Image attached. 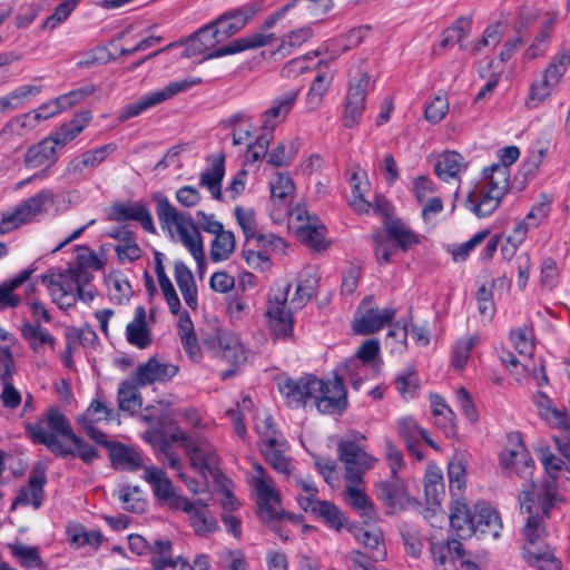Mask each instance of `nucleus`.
I'll use <instances>...</instances> for the list:
<instances>
[{
	"label": "nucleus",
	"instance_id": "nucleus-4",
	"mask_svg": "<svg viewBox=\"0 0 570 570\" xmlns=\"http://www.w3.org/2000/svg\"><path fill=\"white\" fill-rule=\"evenodd\" d=\"M508 188L509 171L504 166L485 168L482 179L469 191L464 206L479 218L488 217L497 210Z\"/></svg>",
	"mask_w": 570,
	"mask_h": 570
},
{
	"label": "nucleus",
	"instance_id": "nucleus-27",
	"mask_svg": "<svg viewBox=\"0 0 570 570\" xmlns=\"http://www.w3.org/2000/svg\"><path fill=\"white\" fill-rule=\"evenodd\" d=\"M32 273V268L23 269L0 284V309L14 307L21 302V298L14 294V291L20 286L27 284V288L33 291V282L31 281Z\"/></svg>",
	"mask_w": 570,
	"mask_h": 570
},
{
	"label": "nucleus",
	"instance_id": "nucleus-40",
	"mask_svg": "<svg viewBox=\"0 0 570 570\" xmlns=\"http://www.w3.org/2000/svg\"><path fill=\"white\" fill-rule=\"evenodd\" d=\"M431 409L435 424L446 435H454L456 432L455 414L439 395L431 396Z\"/></svg>",
	"mask_w": 570,
	"mask_h": 570
},
{
	"label": "nucleus",
	"instance_id": "nucleus-8",
	"mask_svg": "<svg viewBox=\"0 0 570 570\" xmlns=\"http://www.w3.org/2000/svg\"><path fill=\"white\" fill-rule=\"evenodd\" d=\"M288 215V227L302 244L317 252L328 246L325 225L305 205H296Z\"/></svg>",
	"mask_w": 570,
	"mask_h": 570
},
{
	"label": "nucleus",
	"instance_id": "nucleus-60",
	"mask_svg": "<svg viewBox=\"0 0 570 570\" xmlns=\"http://www.w3.org/2000/svg\"><path fill=\"white\" fill-rule=\"evenodd\" d=\"M78 4V0H65L59 3L55 11L45 20L41 26V31H52L55 28L60 26L66 19L70 16V13L76 9Z\"/></svg>",
	"mask_w": 570,
	"mask_h": 570
},
{
	"label": "nucleus",
	"instance_id": "nucleus-5",
	"mask_svg": "<svg viewBox=\"0 0 570 570\" xmlns=\"http://www.w3.org/2000/svg\"><path fill=\"white\" fill-rule=\"evenodd\" d=\"M533 484L524 485L519 494L520 510L528 513L527 521L523 528V534L529 542V548H534V544L546 535V528L542 524L540 511L546 517H549L550 510L557 501V491L553 482H547L540 488L537 495H531Z\"/></svg>",
	"mask_w": 570,
	"mask_h": 570
},
{
	"label": "nucleus",
	"instance_id": "nucleus-52",
	"mask_svg": "<svg viewBox=\"0 0 570 570\" xmlns=\"http://www.w3.org/2000/svg\"><path fill=\"white\" fill-rule=\"evenodd\" d=\"M480 337L476 334L456 341L452 353V364L455 370H462L466 366L471 351L478 345Z\"/></svg>",
	"mask_w": 570,
	"mask_h": 570
},
{
	"label": "nucleus",
	"instance_id": "nucleus-39",
	"mask_svg": "<svg viewBox=\"0 0 570 570\" xmlns=\"http://www.w3.org/2000/svg\"><path fill=\"white\" fill-rule=\"evenodd\" d=\"M396 425L399 435L406 443L409 451L412 454L421 458V454L416 452V443L423 439L428 443L432 444V442L429 440L428 432L420 428L415 420L412 417H402L397 421Z\"/></svg>",
	"mask_w": 570,
	"mask_h": 570
},
{
	"label": "nucleus",
	"instance_id": "nucleus-29",
	"mask_svg": "<svg viewBox=\"0 0 570 570\" xmlns=\"http://www.w3.org/2000/svg\"><path fill=\"white\" fill-rule=\"evenodd\" d=\"M174 277L185 303L196 309L198 306L197 285L193 272L181 261L174 263Z\"/></svg>",
	"mask_w": 570,
	"mask_h": 570
},
{
	"label": "nucleus",
	"instance_id": "nucleus-20",
	"mask_svg": "<svg viewBox=\"0 0 570 570\" xmlns=\"http://www.w3.org/2000/svg\"><path fill=\"white\" fill-rule=\"evenodd\" d=\"M104 261L89 247H77L75 263L69 264L68 268L63 272H51L49 275H72L80 282H91V271H99L104 267Z\"/></svg>",
	"mask_w": 570,
	"mask_h": 570
},
{
	"label": "nucleus",
	"instance_id": "nucleus-30",
	"mask_svg": "<svg viewBox=\"0 0 570 570\" xmlns=\"http://www.w3.org/2000/svg\"><path fill=\"white\" fill-rule=\"evenodd\" d=\"M380 351V344L375 340L365 341L361 347L357 350L356 357L347 360L340 368L336 370L335 375H338L342 380L343 376L347 373L355 372L360 366V361L364 363H368L373 361ZM351 380L353 386L357 390L361 385V379L354 380L353 374H351Z\"/></svg>",
	"mask_w": 570,
	"mask_h": 570
},
{
	"label": "nucleus",
	"instance_id": "nucleus-1",
	"mask_svg": "<svg viewBox=\"0 0 570 570\" xmlns=\"http://www.w3.org/2000/svg\"><path fill=\"white\" fill-rule=\"evenodd\" d=\"M278 391L291 407H304L313 402L324 414L342 412L347 404L343 381L335 375L333 381L324 382L314 375H305L297 380L278 379Z\"/></svg>",
	"mask_w": 570,
	"mask_h": 570
},
{
	"label": "nucleus",
	"instance_id": "nucleus-23",
	"mask_svg": "<svg viewBox=\"0 0 570 570\" xmlns=\"http://www.w3.org/2000/svg\"><path fill=\"white\" fill-rule=\"evenodd\" d=\"M102 444L108 448L109 456L115 469L137 471L146 468L141 453L135 448L126 446L121 443L107 442L106 439Z\"/></svg>",
	"mask_w": 570,
	"mask_h": 570
},
{
	"label": "nucleus",
	"instance_id": "nucleus-49",
	"mask_svg": "<svg viewBox=\"0 0 570 570\" xmlns=\"http://www.w3.org/2000/svg\"><path fill=\"white\" fill-rule=\"evenodd\" d=\"M365 99L346 94L342 115L343 125L347 128L357 126L365 110Z\"/></svg>",
	"mask_w": 570,
	"mask_h": 570
},
{
	"label": "nucleus",
	"instance_id": "nucleus-15",
	"mask_svg": "<svg viewBox=\"0 0 570 570\" xmlns=\"http://www.w3.org/2000/svg\"><path fill=\"white\" fill-rule=\"evenodd\" d=\"M569 62L570 53H561L549 65L542 79L533 82L530 87L529 96L525 101L528 108H537L550 97L552 91L558 87Z\"/></svg>",
	"mask_w": 570,
	"mask_h": 570
},
{
	"label": "nucleus",
	"instance_id": "nucleus-31",
	"mask_svg": "<svg viewBox=\"0 0 570 570\" xmlns=\"http://www.w3.org/2000/svg\"><path fill=\"white\" fill-rule=\"evenodd\" d=\"M475 533L491 535L493 539L500 537L502 523L499 513L487 503L475 504Z\"/></svg>",
	"mask_w": 570,
	"mask_h": 570
},
{
	"label": "nucleus",
	"instance_id": "nucleus-51",
	"mask_svg": "<svg viewBox=\"0 0 570 570\" xmlns=\"http://www.w3.org/2000/svg\"><path fill=\"white\" fill-rule=\"evenodd\" d=\"M313 514L323 519L330 528L336 531H340L347 523L343 512L330 501H323L321 504H317V509Z\"/></svg>",
	"mask_w": 570,
	"mask_h": 570
},
{
	"label": "nucleus",
	"instance_id": "nucleus-36",
	"mask_svg": "<svg viewBox=\"0 0 570 570\" xmlns=\"http://www.w3.org/2000/svg\"><path fill=\"white\" fill-rule=\"evenodd\" d=\"M225 175L224 157H215L210 165L200 174L199 184L209 190L215 199L222 197V180Z\"/></svg>",
	"mask_w": 570,
	"mask_h": 570
},
{
	"label": "nucleus",
	"instance_id": "nucleus-64",
	"mask_svg": "<svg viewBox=\"0 0 570 570\" xmlns=\"http://www.w3.org/2000/svg\"><path fill=\"white\" fill-rule=\"evenodd\" d=\"M255 428L262 439L263 445H272L277 443L278 440L284 439L276 430L273 417L268 414L257 416Z\"/></svg>",
	"mask_w": 570,
	"mask_h": 570
},
{
	"label": "nucleus",
	"instance_id": "nucleus-48",
	"mask_svg": "<svg viewBox=\"0 0 570 570\" xmlns=\"http://www.w3.org/2000/svg\"><path fill=\"white\" fill-rule=\"evenodd\" d=\"M386 232L389 237L395 240L403 250L419 243L417 235L401 220H390L386 224Z\"/></svg>",
	"mask_w": 570,
	"mask_h": 570
},
{
	"label": "nucleus",
	"instance_id": "nucleus-37",
	"mask_svg": "<svg viewBox=\"0 0 570 570\" xmlns=\"http://www.w3.org/2000/svg\"><path fill=\"white\" fill-rule=\"evenodd\" d=\"M465 167L464 158L459 153L445 151L438 157L434 171L439 178L448 181L455 178Z\"/></svg>",
	"mask_w": 570,
	"mask_h": 570
},
{
	"label": "nucleus",
	"instance_id": "nucleus-16",
	"mask_svg": "<svg viewBox=\"0 0 570 570\" xmlns=\"http://www.w3.org/2000/svg\"><path fill=\"white\" fill-rule=\"evenodd\" d=\"M176 439L183 441L190 466L199 472L204 479L207 474L214 475L218 466V455L213 445L204 439H193L185 433H177Z\"/></svg>",
	"mask_w": 570,
	"mask_h": 570
},
{
	"label": "nucleus",
	"instance_id": "nucleus-45",
	"mask_svg": "<svg viewBox=\"0 0 570 570\" xmlns=\"http://www.w3.org/2000/svg\"><path fill=\"white\" fill-rule=\"evenodd\" d=\"M523 558L530 566L539 570H559L561 568V561L549 549L524 548Z\"/></svg>",
	"mask_w": 570,
	"mask_h": 570
},
{
	"label": "nucleus",
	"instance_id": "nucleus-55",
	"mask_svg": "<svg viewBox=\"0 0 570 570\" xmlns=\"http://www.w3.org/2000/svg\"><path fill=\"white\" fill-rule=\"evenodd\" d=\"M150 549L154 570H168L173 561L171 542L167 539H157Z\"/></svg>",
	"mask_w": 570,
	"mask_h": 570
},
{
	"label": "nucleus",
	"instance_id": "nucleus-61",
	"mask_svg": "<svg viewBox=\"0 0 570 570\" xmlns=\"http://www.w3.org/2000/svg\"><path fill=\"white\" fill-rule=\"evenodd\" d=\"M298 145L295 140L279 142L269 154L267 161L274 166H287L297 153Z\"/></svg>",
	"mask_w": 570,
	"mask_h": 570
},
{
	"label": "nucleus",
	"instance_id": "nucleus-41",
	"mask_svg": "<svg viewBox=\"0 0 570 570\" xmlns=\"http://www.w3.org/2000/svg\"><path fill=\"white\" fill-rule=\"evenodd\" d=\"M377 498L389 507H396L405 498V487L399 474L391 475V480L376 484Z\"/></svg>",
	"mask_w": 570,
	"mask_h": 570
},
{
	"label": "nucleus",
	"instance_id": "nucleus-14",
	"mask_svg": "<svg viewBox=\"0 0 570 570\" xmlns=\"http://www.w3.org/2000/svg\"><path fill=\"white\" fill-rule=\"evenodd\" d=\"M205 345L217 356L234 365L247 362L249 350L245 347L240 338L228 331L215 330L205 341Z\"/></svg>",
	"mask_w": 570,
	"mask_h": 570
},
{
	"label": "nucleus",
	"instance_id": "nucleus-33",
	"mask_svg": "<svg viewBox=\"0 0 570 570\" xmlns=\"http://www.w3.org/2000/svg\"><path fill=\"white\" fill-rule=\"evenodd\" d=\"M532 400L539 416L547 424L552 428L567 426L568 414L560 411L544 392L535 393Z\"/></svg>",
	"mask_w": 570,
	"mask_h": 570
},
{
	"label": "nucleus",
	"instance_id": "nucleus-9",
	"mask_svg": "<svg viewBox=\"0 0 570 570\" xmlns=\"http://www.w3.org/2000/svg\"><path fill=\"white\" fill-rule=\"evenodd\" d=\"M200 82L202 79L198 77H188L171 81L165 87L147 92L139 97L136 101L125 106V108L121 110L119 118L122 121L134 118L142 114L144 111L171 99L176 95L189 90L190 88L199 85Z\"/></svg>",
	"mask_w": 570,
	"mask_h": 570
},
{
	"label": "nucleus",
	"instance_id": "nucleus-13",
	"mask_svg": "<svg viewBox=\"0 0 570 570\" xmlns=\"http://www.w3.org/2000/svg\"><path fill=\"white\" fill-rule=\"evenodd\" d=\"M274 40L278 41L281 38H236L229 45L222 46L215 50H204L202 38H185L179 45L184 47L183 55L186 57L203 55V59H212L273 45Z\"/></svg>",
	"mask_w": 570,
	"mask_h": 570
},
{
	"label": "nucleus",
	"instance_id": "nucleus-63",
	"mask_svg": "<svg viewBox=\"0 0 570 570\" xmlns=\"http://www.w3.org/2000/svg\"><path fill=\"white\" fill-rule=\"evenodd\" d=\"M108 295L111 301L121 304L129 299L131 286L129 282L120 275H110L107 281Z\"/></svg>",
	"mask_w": 570,
	"mask_h": 570
},
{
	"label": "nucleus",
	"instance_id": "nucleus-43",
	"mask_svg": "<svg viewBox=\"0 0 570 570\" xmlns=\"http://www.w3.org/2000/svg\"><path fill=\"white\" fill-rule=\"evenodd\" d=\"M333 79L334 72L331 70H320L317 72L306 96V106L308 110H315L320 107L323 97L327 92Z\"/></svg>",
	"mask_w": 570,
	"mask_h": 570
},
{
	"label": "nucleus",
	"instance_id": "nucleus-25",
	"mask_svg": "<svg viewBox=\"0 0 570 570\" xmlns=\"http://www.w3.org/2000/svg\"><path fill=\"white\" fill-rule=\"evenodd\" d=\"M36 212V197H30L14 208L2 213L0 217V234L10 233L30 222Z\"/></svg>",
	"mask_w": 570,
	"mask_h": 570
},
{
	"label": "nucleus",
	"instance_id": "nucleus-59",
	"mask_svg": "<svg viewBox=\"0 0 570 570\" xmlns=\"http://www.w3.org/2000/svg\"><path fill=\"white\" fill-rule=\"evenodd\" d=\"M118 499L122 503V508L129 512L141 513L145 511L146 501L141 498V490L138 487L121 488Z\"/></svg>",
	"mask_w": 570,
	"mask_h": 570
},
{
	"label": "nucleus",
	"instance_id": "nucleus-35",
	"mask_svg": "<svg viewBox=\"0 0 570 570\" xmlns=\"http://www.w3.org/2000/svg\"><path fill=\"white\" fill-rule=\"evenodd\" d=\"M179 510H183L189 515L196 533L206 534L216 529V521L205 504H200L199 502L191 503L187 499Z\"/></svg>",
	"mask_w": 570,
	"mask_h": 570
},
{
	"label": "nucleus",
	"instance_id": "nucleus-57",
	"mask_svg": "<svg viewBox=\"0 0 570 570\" xmlns=\"http://www.w3.org/2000/svg\"><path fill=\"white\" fill-rule=\"evenodd\" d=\"M2 391L0 393V400L6 409H16L21 404V394L14 387L11 380V374L8 366L6 365L0 376Z\"/></svg>",
	"mask_w": 570,
	"mask_h": 570
},
{
	"label": "nucleus",
	"instance_id": "nucleus-7",
	"mask_svg": "<svg viewBox=\"0 0 570 570\" xmlns=\"http://www.w3.org/2000/svg\"><path fill=\"white\" fill-rule=\"evenodd\" d=\"M41 282L60 308L73 306L77 299L89 303L96 296L90 282H80L72 275H43Z\"/></svg>",
	"mask_w": 570,
	"mask_h": 570
},
{
	"label": "nucleus",
	"instance_id": "nucleus-12",
	"mask_svg": "<svg viewBox=\"0 0 570 570\" xmlns=\"http://www.w3.org/2000/svg\"><path fill=\"white\" fill-rule=\"evenodd\" d=\"M500 464L505 475L510 478L515 475L523 480L521 490L524 485L529 488L533 484L531 495H537L538 491H535V484L532 480L534 462L519 438L511 441V444L503 450L500 455Z\"/></svg>",
	"mask_w": 570,
	"mask_h": 570
},
{
	"label": "nucleus",
	"instance_id": "nucleus-17",
	"mask_svg": "<svg viewBox=\"0 0 570 570\" xmlns=\"http://www.w3.org/2000/svg\"><path fill=\"white\" fill-rule=\"evenodd\" d=\"M142 479L151 485L154 494L163 505L178 510L185 504L187 499L176 492L171 480L164 470L157 466H146Z\"/></svg>",
	"mask_w": 570,
	"mask_h": 570
},
{
	"label": "nucleus",
	"instance_id": "nucleus-53",
	"mask_svg": "<svg viewBox=\"0 0 570 570\" xmlns=\"http://www.w3.org/2000/svg\"><path fill=\"white\" fill-rule=\"evenodd\" d=\"M350 186L352 189L350 205L358 213L368 212L371 204L365 198V194L368 191V183L362 180L358 175L354 173L350 178Z\"/></svg>",
	"mask_w": 570,
	"mask_h": 570
},
{
	"label": "nucleus",
	"instance_id": "nucleus-56",
	"mask_svg": "<svg viewBox=\"0 0 570 570\" xmlns=\"http://www.w3.org/2000/svg\"><path fill=\"white\" fill-rule=\"evenodd\" d=\"M395 386L404 399H413L420 389L416 371L412 366L403 370L395 379Z\"/></svg>",
	"mask_w": 570,
	"mask_h": 570
},
{
	"label": "nucleus",
	"instance_id": "nucleus-47",
	"mask_svg": "<svg viewBox=\"0 0 570 570\" xmlns=\"http://www.w3.org/2000/svg\"><path fill=\"white\" fill-rule=\"evenodd\" d=\"M374 87V80H372L367 68L358 67L351 72L347 94L356 97H361L366 100V96Z\"/></svg>",
	"mask_w": 570,
	"mask_h": 570
},
{
	"label": "nucleus",
	"instance_id": "nucleus-54",
	"mask_svg": "<svg viewBox=\"0 0 570 570\" xmlns=\"http://www.w3.org/2000/svg\"><path fill=\"white\" fill-rule=\"evenodd\" d=\"M424 491L430 503H439L444 495V483L442 472L436 468L428 469L424 479Z\"/></svg>",
	"mask_w": 570,
	"mask_h": 570
},
{
	"label": "nucleus",
	"instance_id": "nucleus-34",
	"mask_svg": "<svg viewBox=\"0 0 570 570\" xmlns=\"http://www.w3.org/2000/svg\"><path fill=\"white\" fill-rule=\"evenodd\" d=\"M164 255L160 252H155L154 262H155V273L158 279V284L163 296L168 304L170 312L177 315L180 311V299L175 291V287L166 274L165 266L163 263Z\"/></svg>",
	"mask_w": 570,
	"mask_h": 570
},
{
	"label": "nucleus",
	"instance_id": "nucleus-6",
	"mask_svg": "<svg viewBox=\"0 0 570 570\" xmlns=\"http://www.w3.org/2000/svg\"><path fill=\"white\" fill-rule=\"evenodd\" d=\"M263 10V0H250L238 8L224 12L214 21L193 31L189 36H234Z\"/></svg>",
	"mask_w": 570,
	"mask_h": 570
},
{
	"label": "nucleus",
	"instance_id": "nucleus-19",
	"mask_svg": "<svg viewBox=\"0 0 570 570\" xmlns=\"http://www.w3.org/2000/svg\"><path fill=\"white\" fill-rule=\"evenodd\" d=\"M107 218L112 222L136 220L147 233H156L151 213L141 203H115L108 208Z\"/></svg>",
	"mask_w": 570,
	"mask_h": 570
},
{
	"label": "nucleus",
	"instance_id": "nucleus-46",
	"mask_svg": "<svg viewBox=\"0 0 570 570\" xmlns=\"http://www.w3.org/2000/svg\"><path fill=\"white\" fill-rule=\"evenodd\" d=\"M235 236L230 230H222L216 234L210 245V259L219 263L228 259L235 250Z\"/></svg>",
	"mask_w": 570,
	"mask_h": 570
},
{
	"label": "nucleus",
	"instance_id": "nucleus-11",
	"mask_svg": "<svg viewBox=\"0 0 570 570\" xmlns=\"http://www.w3.org/2000/svg\"><path fill=\"white\" fill-rule=\"evenodd\" d=\"M250 485L255 491L262 521L277 520L283 512L281 494L271 475L259 464L255 465V473L250 476Z\"/></svg>",
	"mask_w": 570,
	"mask_h": 570
},
{
	"label": "nucleus",
	"instance_id": "nucleus-2",
	"mask_svg": "<svg viewBox=\"0 0 570 570\" xmlns=\"http://www.w3.org/2000/svg\"><path fill=\"white\" fill-rule=\"evenodd\" d=\"M291 284L283 283L272 288L266 309L267 325L275 338H285L293 333L294 311L303 308L313 295V285L306 282H299L291 301L288 293Z\"/></svg>",
	"mask_w": 570,
	"mask_h": 570
},
{
	"label": "nucleus",
	"instance_id": "nucleus-3",
	"mask_svg": "<svg viewBox=\"0 0 570 570\" xmlns=\"http://www.w3.org/2000/svg\"><path fill=\"white\" fill-rule=\"evenodd\" d=\"M156 214L164 230L173 239L180 242L200 264L204 259V245L198 227L191 217L180 213L166 196L155 195Z\"/></svg>",
	"mask_w": 570,
	"mask_h": 570
},
{
	"label": "nucleus",
	"instance_id": "nucleus-32",
	"mask_svg": "<svg viewBox=\"0 0 570 570\" xmlns=\"http://www.w3.org/2000/svg\"><path fill=\"white\" fill-rule=\"evenodd\" d=\"M126 338L129 344L141 350L150 345L151 335L147 327L146 311L142 306L135 308L134 318L126 327Z\"/></svg>",
	"mask_w": 570,
	"mask_h": 570
},
{
	"label": "nucleus",
	"instance_id": "nucleus-22",
	"mask_svg": "<svg viewBox=\"0 0 570 570\" xmlns=\"http://www.w3.org/2000/svg\"><path fill=\"white\" fill-rule=\"evenodd\" d=\"M112 410L99 400H94L78 421L87 435L97 443H105V433L95 428V423L111 420Z\"/></svg>",
	"mask_w": 570,
	"mask_h": 570
},
{
	"label": "nucleus",
	"instance_id": "nucleus-28",
	"mask_svg": "<svg viewBox=\"0 0 570 570\" xmlns=\"http://www.w3.org/2000/svg\"><path fill=\"white\" fill-rule=\"evenodd\" d=\"M344 499L362 518L372 520L375 515L374 505L365 493V481L362 482H344Z\"/></svg>",
	"mask_w": 570,
	"mask_h": 570
},
{
	"label": "nucleus",
	"instance_id": "nucleus-24",
	"mask_svg": "<svg viewBox=\"0 0 570 570\" xmlns=\"http://www.w3.org/2000/svg\"><path fill=\"white\" fill-rule=\"evenodd\" d=\"M450 524L460 539L475 534V510L472 512L466 502L456 500L451 504Z\"/></svg>",
	"mask_w": 570,
	"mask_h": 570
},
{
	"label": "nucleus",
	"instance_id": "nucleus-38",
	"mask_svg": "<svg viewBox=\"0 0 570 570\" xmlns=\"http://www.w3.org/2000/svg\"><path fill=\"white\" fill-rule=\"evenodd\" d=\"M354 537L363 544L365 553L373 562L384 560L386 556L385 546L382 541L381 533L376 530L371 531L366 529H355Z\"/></svg>",
	"mask_w": 570,
	"mask_h": 570
},
{
	"label": "nucleus",
	"instance_id": "nucleus-42",
	"mask_svg": "<svg viewBox=\"0 0 570 570\" xmlns=\"http://www.w3.org/2000/svg\"><path fill=\"white\" fill-rule=\"evenodd\" d=\"M287 443L285 439L278 440L275 444L262 445V452L266 461L278 473L289 475L292 472V464L289 460L284 455Z\"/></svg>",
	"mask_w": 570,
	"mask_h": 570
},
{
	"label": "nucleus",
	"instance_id": "nucleus-50",
	"mask_svg": "<svg viewBox=\"0 0 570 570\" xmlns=\"http://www.w3.org/2000/svg\"><path fill=\"white\" fill-rule=\"evenodd\" d=\"M59 148L49 138L42 139L38 144V178L47 175L48 170L58 160Z\"/></svg>",
	"mask_w": 570,
	"mask_h": 570
},
{
	"label": "nucleus",
	"instance_id": "nucleus-26",
	"mask_svg": "<svg viewBox=\"0 0 570 570\" xmlns=\"http://www.w3.org/2000/svg\"><path fill=\"white\" fill-rule=\"evenodd\" d=\"M298 92L297 89H292L273 100L271 107L262 116V124L265 128H276L285 120L297 100Z\"/></svg>",
	"mask_w": 570,
	"mask_h": 570
},
{
	"label": "nucleus",
	"instance_id": "nucleus-10",
	"mask_svg": "<svg viewBox=\"0 0 570 570\" xmlns=\"http://www.w3.org/2000/svg\"><path fill=\"white\" fill-rule=\"evenodd\" d=\"M337 455L344 465V482H362L364 474L373 469L379 460L367 453L365 449L357 443V440H342L337 444Z\"/></svg>",
	"mask_w": 570,
	"mask_h": 570
},
{
	"label": "nucleus",
	"instance_id": "nucleus-44",
	"mask_svg": "<svg viewBox=\"0 0 570 570\" xmlns=\"http://www.w3.org/2000/svg\"><path fill=\"white\" fill-rule=\"evenodd\" d=\"M294 484L299 490L296 495L298 505L305 512L313 513L317 509V504L323 502L317 499L318 490L315 483L309 478H295Z\"/></svg>",
	"mask_w": 570,
	"mask_h": 570
},
{
	"label": "nucleus",
	"instance_id": "nucleus-18",
	"mask_svg": "<svg viewBox=\"0 0 570 570\" xmlns=\"http://www.w3.org/2000/svg\"><path fill=\"white\" fill-rule=\"evenodd\" d=\"M395 314L396 312L393 308L377 309L372 307V298H366L353 322V331L362 335L375 333L391 323Z\"/></svg>",
	"mask_w": 570,
	"mask_h": 570
},
{
	"label": "nucleus",
	"instance_id": "nucleus-62",
	"mask_svg": "<svg viewBox=\"0 0 570 570\" xmlns=\"http://www.w3.org/2000/svg\"><path fill=\"white\" fill-rule=\"evenodd\" d=\"M294 183L286 174H278L271 183V194L274 202L287 204L294 193Z\"/></svg>",
	"mask_w": 570,
	"mask_h": 570
},
{
	"label": "nucleus",
	"instance_id": "nucleus-58",
	"mask_svg": "<svg viewBox=\"0 0 570 570\" xmlns=\"http://www.w3.org/2000/svg\"><path fill=\"white\" fill-rule=\"evenodd\" d=\"M118 404L120 410L130 413L136 412L141 403L137 387L131 382H122L118 389Z\"/></svg>",
	"mask_w": 570,
	"mask_h": 570
},
{
	"label": "nucleus",
	"instance_id": "nucleus-21",
	"mask_svg": "<svg viewBox=\"0 0 570 570\" xmlns=\"http://www.w3.org/2000/svg\"><path fill=\"white\" fill-rule=\"evenodd\" d=\"M178 373V367L171 363H161L151 357L146 363L138 366L135 381L140 386H146L156 382H167Z\"/></svg>",
	"mask_w": 570,
	"mask_h": 570
}]
</instances>
